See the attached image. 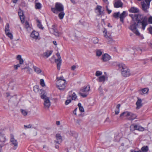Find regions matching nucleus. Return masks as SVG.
<instances>
[{
  "instance_id": "f257e3e1",
  "label": "nucleus",
  "mask_w": 152,
  "mask_h": 152,
  "mask_svg": "<svg viewBox=\"0 0 152 152\" xmlns=\"http://www.w3.org/2000/svg\"><path fill=\"white\" fill-rule=\"evenodd\" d=\"M129 16L132 20H136L137 22H134L131 24L129 29L137 35H140V33L137 28H140L144 30L145 27L148 25L147 19L146 16H144L140 14H130Z\"/></svg>"
},
{
  "instance_id": "f03ea898",
  "label": "nucleus",
  "mask_w": 152,
  "mask_h": 152,
  "mask_svg": "<svg viewBox=\"0 0 152 152\" xmlns=\"http://www.w3.org/2000/svg\"><path fill=\"white\" fill-rule=\"evenodd\" d=\"M32 68H33L35 72L37 73L38 71L37 67L31 63L26 64L23 66L21 67V69L22 70H24L27 73L31 74L33 72V70L31 69Z\"/></svg>"
},
{
  "instance_id": "7ed1b4c3",
  "label": "nucleus",
  "mask_w": 152,
  "mask_h": 152,
  "mask_svg": "<svg viewBox=\"0 0 152 152\" xmlns=\"http://www.w3.org/2000/svg\"><path fill=\"white\" fill-rule=\"evenodd\" d=\"M123 116L126 117L128 120L131 121L133 120L136 118L137 117L136 115L129 111L123 112L120 115V117H122Z\"/></svg>"
},
{
  "instance_id": "20e7f679",
  "label": "nucleus",
  "mask_w": 152,
  "mask_h": 152,
  "mask_svg": "<svg viewBox=\"0 0 152 152\" xmlns=\"http://www.w3.org/2000/svg\"><path fill=\"white\" fill-rule=\"evenodd\" d=\"M51 10L54 13L57 14L59 12L64 11V6L61 3L56 2L55 4V8H51Z\"/></svg>"
},
{
  "instance_id": "39448f33",
  "label": "nucleus",
  "mask_w": 152,
  "mask_h": 152,
  "mask_svg": "<svg viewBox=\"0 0 152 152\" xmlns=\"http://www.w3.org/2000/svg\"><path fill=\"white\" fill-rule=\"evenodd\" d=\"M90 90V86L88 85L87 86H84L80 90L79 94L83 97H87L88 94V92Z\"/></svg>"
},
{
  "instance_id": "423d86ee",
  "label": "nucleus",
  "mask_w": 152,
  "mask_h": 152,
  "mask_svg": "<svg viewBox=\"0 0 152 152\" xmlns=\"http://www.w3.org/2000/svg\"><path fill=\"white\" fill-rule=\"evenodd\" d=\"M151 1V0H145L141 2L142 9L145 12L147 13L148 12V9Z\"/></svg>"
},
{
  "instance_id": "0eeeda50",
  "label": "nucleus",
  "mask_w": 152,
  "mask_h": 152,
  "mask_svg": "<svg viewBox=\"0 0 152 152\" xmlns=\"http://www.w3.org/2000/svg\"><path fill=\"white\" fill-rule=\"evenodd\" d=\"M50 32L56 36L59 37L61 34V33L59 32L57 29V26L56 24L53 25L52 27L49 29Z\"/></svg>"
},
{
  "instance_id": "6e6552de",
  "label": "nucleus",
  "mask_w": 152,
  "mask_h": 152,
  "mask_svg": "<svg viewBox=\"0 0 152 152\" xmlns=\"http://www.w3.org/2000/svg\"><path fill=\"white\" fill-rule=\"evenodd\" d=\"M66 84V80H57L56 83L57 88L61 90H63L65 89Z\"/></svg>"
},
{
  "instance_id": "1a4fd4ad",
  "label": "nucleus",
  "mask_w": 152,
  "mask_h": 152,
  "mask_svg": "<svg viewBox=\"0 0 152 152\" xmlns=\"http://www.w3.org/2000/svg\"><path fill=\"white\" fill-rule=\"evenodd\" d=\"M41 98L44 100V106L45 108H49L50 106V102L49 98L43 94L41 96Z\"/></svg>"
},
{
  "instance_id": "9d476101",
  "label": "nucleus",
  "mask_w": 152,
  "mask_h": 152,
  "mask_svg": "<svg viewBox=\"0 0 152 152\" xmlns=\"http://www.w3.org/2000/svg\"><path fill=\"white\" fill-rule=\"evenodd\" d=\"M10 142L11 145L13 146V149H15L17 148L18 146V141L15 138L14 135L12 134L11 135Z\"/></svg>"
},
{
  "instance_id": "9b49d317",
  "label": "nucleus",
  "mask_w": 152,
  "mask_h": 152,
  "mask_svg": "<svg viewBox=\"0 0 152 152\" xmlns=\"http://www.w3.org/2000/svg\"><path fill=\"white\" fill-rule=\"evenodd\" d=\"M6 140L5 132L3 130H0V142L3 143Z\"/></svg>"
},
{
  "instance_id": "f8f14e48",
  "label": "nucleus",
  "mask_w": 152,
  "mask_h": 152,
  "mask_svg": "<svg viewBox=\"0 0 152 152\" xmlns=\"http://www.w3.org/2000/svg\"><path fill=\"white\" fill-rule=\"evenodd\" d=\"M56 56L58 57V58L55 60V62L57 63V69L59 70L61 63V59L59 53H57Z\"/></svg>"
},
{
  "instance_id": "ddd939ff",
  "label": "nucleus",
  "mask_w": 152,
  "mask_h": 152,
  "mask_svg": "<svg viewBox=\"0 0 152 152\" xmlns=\"http://www.w3.org/2000/svg\"><path fill=\"white\" fill-rule=\"evenodd\" d=\"M123 3L121 0H115L114 1V6L115 8H118L122 7Z\"/></svg>"
},
{
  "instance_id": "4468645a",
  "label": "nucleus",
  "mask_w": 152,
  "mask_h": 152,
  "mask_svg": "<svg viewBox=\"0 0 152 152\" xmlns=\"http://www.w3.org/2000/svg\"><path fill=\"white\" fill-rule=\"evenodd\" d=\"M121 74L124 77H129L130 75V70L128 68L125 70H122Z\"/></svg>"
},
{
  "instance_id": "2eb2a0df",
  "label": "nucleus",
  "mask_w": 152,
  "mask_h": 152,
  "mask_svg": "<svg viewBox=\"0 0 152 152\" xmlns=\"http://www.w3.org/2000/svg\"><path fill=\"white\" fill-rule=\"evenodd\" d=\"M111 58V57L107 53H105L102 56V60L104 62L108 61Z\"/></svg>"
},
{
  "instance_id": "dca6fc26",
  "label": "nucleus",
  "mask_w": 152,
  "mask_h": 152,
  "mask_svg": "<svg viewBox=\"0 0 152 152\" xmlns=\"http://www.w3.org/2000/svg\"><path fill=\"white\" fill-rule=\"evenodd\" d=\"M18 13L21 22L23 23L24 22L25 17L23 11L21 9H19L18 10Z\"/></svg>"
},
{
  "instance_id": "f3484780",
  "label": "nucleus",
  "mask_w": 152,
  "mask_h": 152,
  "mask_svg": "<svg viewBox=\"0 0 152 152\" xmlns=\"http://www.w3.org/2000/svg\"><path fill=\"white\" fill-rule=\"evenodd\" d=\"M129 11L130 13H138L140 12L139 9L135 7H131L129 9Z\"/></svg>"
},
{
  "instance_id": "a211bd4d",
  "label": "nucleus",
  "mask_w": 152,
  "mask_h": 152,
  "mask_svg": "<svg viewBox=\"0 0 152 152\" xmlns=\"http://www.w3.org/2000/svg\"><path fill=\"white\" fill-rule=\"evenodd\" d=\"M56 139L57 140H56L54 141V142L56 143H58V144H59V142H62V138L60 134H56Z\"/></svg>"
},
{
  "instance_id": "6ab92c4d",
  "label": "nucleus",
  "mask_w": 152,
  "mask_h": 152,
  "mask_svg": "<svg viewBox=\"0 0 152 152\" xmlns=\"http://www.w3.org/2000/svg\"><path fill=\"white\" fill-rule=\"evenodd\" d=\"M53 52V51L52 50H47L43 54L42 56L44 58H48L51 55Z\"/></svg>"
},
{
  "instance_id": "aec40b11",
  "label": "nucleus",
  "mask_w": 152,
  "mask_h": 152,
  "mask_svg": "<svg viewBox=\"0 0 152 152\" xmlns=\"http://www.w3.org/2000/svg\"><path fill=\"white\" fill-rule=\"evenodd\" d=\"M103 33H105L104 35V37L106 38L108 41L109 43H111L113 41V39L111 37L110 35L108 36L107 34V31L106 30H104L103 31Z\"/></svg>"
},
{
  "instance_id": "412c9836",
  "label": "nucleus",
  "mask_w": 152,
  "mask_h": 152,
  "mask_svg": "<svg viewBox=\"0 0 152 152\" xmlns=\"http://www.w3.org/2000/svg\"><path fill=\"white\" fill-rule=\"evenodd\" d=\"M127 15V14L126 12L124 11H123L120 15V14L119 18L120 21L123 23L124 19Z\"/></svg>"
},
{
  "instance_id": "4be33fe9",
  "label": "nucleus",
  "mask_w": 152,
  "mask_h": 152,
  "mask_svg": "<svg viewBox=\"0 0 152 152\" xmlns=\"http://www.w3.org/2000/svg\"><path fill=\"white\" fill-rule=\"evenodd\" d=\"M136 104L137 105L136 109H140L142 106L141 99L140 98H138L136 102Z\"/></svg>"
},
{
  "instance_id": "5701e85b",
  "label": "nucleus",
  "mask_w": 152,
  "mask_h": 152,
  "mask_svg": "<svg viewBox=\"0 0 152 152\" xmlns=\"http://www.w3.org/2000/svg\"><path fill=\"white\" fill-rule=\"evenodd\" d=\"M31 37L33 39H37L38 37V32L35 31H33L31 34Z\"/></svg>"
},
{
  "instance_id": "b1692460",
  "label": "nucleus",
  "mask_w": 152,
  "mask_h": 152,
  "mask_svg": "<svg viewBox=\"0 0 152 152\" xmlns=\"http://www.w3.org/2000/svg\"><path fill=\"white\" fill-rule=\"evenodd\" d=\"M117 66H118L119 69L122 70H125L128 68L126 66V65L123 63H120L117 64Z\"/></svg>"
},
{
  "instance_id": "393cba45",
  "label": "nucleus",
  "mask_w": 152,
  "mask_h": 152,
  "mask_svg": "<svg viewBox=\"0 0 152 152\" xmlns=\"http://www.w3.org/2000/svg\"><path fill=\"white\" fill-rule=\"evenodd\" d=\"M17 59L19 61V64L22 65L24 61L22 58L21 56L20 55H18L16 57Z\"/></svg>"
},
{
  "instance_id": "a878e982",
  "label": "nucleus",
  "mask_w": 152,
  "mask_h": 152,
  "mask_svg": "<svg viewBox=\"0 0 152 152\" xmlns=\"http://www.w3.org/2000/svg\"><path fill=\"white\" fill-rule=\"evenodd\" d=\"M102 7L101 6L97 5L95 8V10L97 11V12L99 13V15H101L103 13V11H101Z\"/></svg>"
},
{
  "instance_id": "bb28decb",
  "label": "nucleus",
  "mask_w": 152,
  "mask_h": 152,
  "mask_svg": "<svg viewBox=\"0 0 152 152\" xmlns=\"http://www.w3.org/2000/svg\"><path fill=\"white\" fill-rule=\"evenodd\" d=\"M106 77L104 76H100L98 80L99 82H102L104 83Z\"/></svg>"
},
{
  "instance_id": "cd10ccee",
  "label": "nucleus",
  "mask_w": 152,
  "mask_h": 152,
  "mask_svg": "<svg viewBox=\"0 0 152 152\" xmlns=\"http://www.w3.org/2000/svg\"><path fill=\"white\" fill-rule=\"evenodd\" d=\"M141 150L142 152H148L149 150L148 147V146H143L141 148Z\"/></svg>"
},
{
  "instance_id": "c85d7f7f",
  "label": "nucleus",
  "mask_w": 152,
  "mask_h": 152,
  "mask_svg": "<svg viewBox=\"0 0 152 152\" xmlns=\"http://www.w3.org/2000/svg\"><path fill=\"white\" fill-rule=\"evenodd\" d=\"M6 35L9 37L10 39H12L13 38V35L10 31L5 32Z\"/></svg>"
},
{
  "instance_id": "c756f323",
  "label": "nucleus",
  "mask_w": 152,
  "mask_h": 152,
  "mask_svg": "<svg viewBox=\"0 0 152 152\" xmlns=\"http://www.w3.org/2000/svg\"><path fill=\"white\" fill-rule=\"evenodd\" d=\"M103 51L102 50H97L96 51V55L97 56H100L102 54Z\"/></svg>"
},
{
  "instance_id": "7c9ffc66",
  "label": "nucleus",
  "mask_w": 152,
  "mask_h": 152,
  "mask_svg": "<svg viewBox=\"0 0 152 152\" xmlns=\"http://www.w3.org/2000/svg\"><path fill=\"white\" fill-rule=\"evenodd\" d=\"M149 91V89L148 88H145L143 89H142L141 90V91L142 93L140 92V93L141 94H146Z\"/></svg>"
},
{
  "instance_id": "2f4dec72",
  "label": "nucleus",
  "mask_w": 152,
  "mask_h": 152,
  "mask_svg": "<svg viewBox=\"0 0 152 152\" xmlns=\"http://www.w3.org/2000/svg\"><path fill=\"white\" fill-rule=\"evenodd\" d=\"M39 84L42 87H44L46 86L44 80L43 79H40L39 81Z\"/></svg>"
},
{
  "instance_id": "473e14b6",
  "label": "nucleus",
  "mask_w": 152,
  "mask_h": 152,
  "mask_svg": "<svg viewBox=\"0 0 152 152\" xmlns=\"http://www.w3.org/2000/svg\"><path fill=\"white\" fill-rule=\"evenodd\" d=\"M60 12L58 16L60 19H62L64 18V17L65 15V13L63 11Z\"/></svg>"
},
{
  "instance_id": "72a5a7b5",
  "label": "nucleus",
  "mask_w": 152,
  "mask_h": 152,
  "mask_svg": "<svg viewBox=\"0 0 152 152\" xmlns=\"http://www.w3.org/2000/svg\"><path fill=\"white\" fill-rule=\"evenodd\" d=\"M5 32H6L10 31V25L9 23H7L5 28Z\"/></svg>"
},
{
  "instance_id": "f704fd0d",
  "label": "nucleus",
  "mask_w": 152,
  "mask_h": 152,
  "mask_svg": "<svg viewBox=\"0 0 152 152\" xmlns=\"http://www.w3.org/2000/svg\"><path fill=\"white\" fill-rule=\"evenodd\" d=\"M69 97L71 98L72 100H75L77 98V96L75 93L74 92L73 93L72 96L70 95Z\"/></svg>"
},
{
  "instance_id": "c9c22d12",
  "label": "nucleus",
  "mask_w": 152,
  "mask_h": 152,
  "mask_svg": "<svg viewBox=\"0 0 152 152\" xmlns=\"http://www.w3.org/2000/svg\"><path fill=\"white\" fill-rule=\"evenodd\" d=\"M120 12H115L113 14V17L115 18H118L119 17Z\"/></svg>"
},
{
  "instance_id": "e433bc0d",
  "label": "nucleus",
  "mask_w": 152,
  "mask_h": 152,
  "mask_svg": "<svg viewBox=\"0 0 152 152\" xmlns=\"http://www.w3.org/2000/svg\"><path fill=\"white\" fill-rule=\"evenodd\" d=\"M22 114L24 116L26 115H27L28 112L25 110L21 109L20 110Z\"/></svg>"
},
{
  "instance_id": "4c0bfd02",
  "label": "nucleus",
  "mask_w": 152,
  "mask_h": 152,
  "mask_svg": "<svg viewBox=\"0 0 152 152\" xmlns=\"http://www.w3.org/2000/svg\"><path fill=\"white\" fill-rule=\"evenodd\" d=\"M37 130H33L32 132V135L33 137L37 136Z\"/></svg>"
},
{
  "instance_id": "58836bf2",
  "label": "nucleus",
  "mask_w": 152,
  "mask_h": 152,
  "mask_svg": "<svg viewBox=\"0 0 152 152\" xmlns=\"http://www.w3.org/2000/svg\"><path fill=\"white\" fill-rule=\"evenodd\" d=\"M102 74V72L100 71H96L95 75L96 76H99L101 75Z\"/></svg>"
},
{
  "instance_id": "ea45409f",
  "label": "nucleus",
  "mask_w": 152,
  "mask_h": 152,
  "mask_svg": "<svg viewBox=\"0 0 152 152\" xmlns=\"http://www.w3.org/2000/svg\"><path fill=\"white\" fill-rule=\"evenodd\" d=\"M93 42L95 44L97 43L99 41L97 37H94L92 39Z\"/></svg>"
},
{
  "instance_id": "a19ab883",
  "label": "nucleus",
  "mask_w": 152,
  "mask_h": 152,
  "mask_svg": "<svg viewBox=\"0 0 152 152\" xmlns=\"http://www.w3.org/2000/svg\"><path fill=\"white\" fill-rule=\"evenodd\" d=\"M21 64H19L16 65H15L13 66L14 69L15 70H17L19 67L20 66Z\"/></svg>"
},
{
  "instance_id": "79ce46f5",
  "label": "nucleus",
  "mask_w": 152,
  "mask_h": 152,
  "mask_svg": "<svg viewBox=\"0 0 152 152\" xmlns=\"http://www.w3.org/2000/svg\"><path fill=\"white\" fill-rule=\"evenodd\" d=\"M39 28L42 30H43L44 28V27L43 26L41 22L39 20Z\"/></svg>"
},
{
  "instance_id": "37998d69",
  "label": "nucleus",
  "mask_w": 152,
  "mask_h": 152,
  "mask_svg": "<svg viewBox=\"0 0 152 152\" xmlns=\"http://www.w3.org/2000/svg\"><path fill=\"white\" fill-rule=\"evenodd\" d=\"M134 126V124H132L129 127L130 130L131 131H133L135 130Z\"/></svg>"
},
{
  "instance_id": "c03bdc74",
  "label": "nucleus",
  "mask_w": 152,
  "mask_h": 152,
  "mask_svg": "<svg viewBox=\"0 0 152 152\" xmlns=\"http://www.w3.org/2000/svg\"><path fill=\"white\" fill-rule=\"evenodd\" d=\"M145 130V128L140 126H139L137 130L140 131H143Z\"/></svg>"
},
{
  "instance_id": "a18cd8bd",
  "label": "nucleus",
  "mask_w": 152,
  "mask_h": 152,
  "mask_svg": "<svg viewBox=\"0 0 152 152\" xmlns=\"http://www.w3.org/2000/svg\"><path fill=\"white\" fill-rule=\"evenodd\" d=\"M34 91L36 92L37 93L38 92V86L37 85L34 86Z\"/></svg>"
},
{
  "instance_id": "49530a36",
  "label": "nucleus",
  "mask_w": 152,
  "mask_h": 152,
  "mask_svg": "<svg viewBox=\"0 0 152 152\" xmlns=\"http://www.w3.org/2000/svg\"><path fill=\"white\" fill-rule=\"evenodd\" d=\"M25 26L26 28H28L30 26L29 23L27 21H26L25 22Z\"/></svg>"
},
{
  "instance_id": "de8ad7c7",
  "label": "nucleus",
  "mask_w": 152,
  "mask_h": 152,
  "mask_svg": "<svg viewBox=\"0 0 152 152\" xmlns=\"http://www.w3.org/2000/svg\"><path fill=\"white\" fill-rule=\"evenodd\" d=\"M148 30L149 33L152 35V27L151 26L148 28Z\"/></svg>"
},
{
  "instance_id": "09e8293b",
  "label": "nucleus",
  "mask_w": 152,
  "mask_h": 152,
  "mask_svg": "<svg viewBox=\"0 0 152 152\" xmlns=\"http://www.w3.org/2000/svg\"><path fill=\"white\" fill-rule=\"evenodd\" d=\"M56 79L57 80H65V79H64V77L62 76L60 77H57Z\"/></svg>"
},
{
  "instance_id": "8fccbe9b",
  "label": "nucleus",
  "mask_w": 152,
  "mask_h": 152,
  "mask_svg": "<svg viewBox=\"0 0 152 152\" xmlns=\"http://www.w3.org/2000/svg\"><path fill=\"white\" fill-rule=\"evenodd\" d=\"M71 102V99H68L65 101V104L66 105H67L69 103H70Z\"/></svg>"
},
{
  "instance_id": "3c124183",
  "label": "nucleus",
  "mask_w": 152,
  "mask_h": 152,
  "mask_svg": "<svg viewBox=\"0 0 152 152\" xmlns=\"http://www.w3.org/2000/svg\"><path fill=\"white\" fill-rule=\"evenodd\" d=\"M24 127L25 129H27V128H30L31 127V124H28V125H24Z\"/></svg>"
},
{
  "instance_id": "603ef678",
  "label": "nucleus",
  "mask_w": 152,
  "mask_h": 152,
  "mask_svg": "<svg viewBox=\"0 0 152 152\" xmlns=\"http://www.w3.org/2000/svg\"><path fill=\"white\" fill-rule=\"evenodd\" d=\"M148 21L150 23L152 24V17L151 16L149 17Z\"/></svg>"
},
{
  "instance_id": "864d4df0",
  "label": "nucleus",
  "mask_w": 152,
  "mask_h": 152,
  "mask_svg": "<svg viewBox=\"0 0 152 152\" xmlns=\"http://www.w3.org/2000/svg\"><path fill=\"white\" fill-rule=\"evenodd\" d=\"M79 110L81 112H84V110L83 107H80L79 108Z\"/></svg>"
},
{
  "instance_id": "5fc2aeb1",
  "label": "nucleus",
  "mask_w": 152,
  "mask_h": 152,
  "mask_svg": "<svg viewBox=\"0 0 152 152\" xmlns=\"http://www.w3.org/2000/svg\"><path fill=\"white\" fill-rule=\"evenodd\" d=\"M106 10L107 12L108 13V14H110L111 12V11H112L111 10H109L108 9V6H106Z\"/></svg>"
},
{
  "instance_id": "6e6d98bb",
  "label": "nucleus",
  "mask_w": 152,
  "mask_h": 152,
  "mask_svg": "<svg viewBox=\"0 0 152 152\" xmlns=\"http://www.w3.org/2000/svg\"><path fill=\"white\" fill-rule=\"evenodd\" d=\"M115 113L116 115H118L119 113V109H116L115 110Z\"/></svg>"
},
{
  "instance_id": "4d7b16f0",
  "label": "nucleus",
  "mask_w": 152,
  "mask_h": 152,
  "mask_svg": "<svg viewBox=\"0 0 152 152\" xmlns=\"http://www.w3.org/2000/svg\"><path fill=\"white\" fill-rule=\"evenodd\" d=\"M134 128L135 130H137L139 126L137 125H134Z\"/></svg>"
},
{
  "instance_id": "13d9d810",
  "label": "nucleus",
  "mask_w": 152,
  "mask_h": 152,
  "mask_svg": "<svg viewBox=\"0 0 152 152\" xmlns=\"http://www.w3.org/2000/svg\"><path fill=\"white\" fill-rule=\"evenodd\" d=\"M76 68V66L75 65L72 66L71 67V69L72 70H74Z\"/></svg>"
},
{
  "instance_id": "bf43d9fd",
  "label": "nucleus",
  "mask_w": 152,
  "mask_h": 152,
  "mask_svg": "<svg viewBox=\"0 0 152 152\" xmlns=\"http://www.w3.org/2000/svg\"><path fill=\"white\" fill-rule=\"evenodd\" d=\"M81 121V120L80 119H78L77 120V123L79 124H80Z\"/></svg>"
},
{
  "instance_id": "052dcab7",
  "label": "nucleus",
  "mask_w": 152,
  "mask_h": 152,
  "mask_svg": "<svg viewBox=\"0 0 152 152\" xmlns=\"http://www.w3.org/2000/svg\"><path fill=\"white\" fill-rule=\"evenodd\" d=\"M111 50L114 51H116V49L115 47H112L111 48Z\"/></svg>"
},
{
  "instance_id": "680f3d73",
  "label": "nucleus",
  "mask_w": 152,
  "mask_h": 152,
  "mask_svg": "<svg viewBox=\"0 0 152 152\" xmlns=\"http://www.w3.org/2000/svg\"><path fill=\"white\" fill-rule=\"evenodd\" d=\"M5 96H6L7 97H10V94L9 93H6V95H5Z\"/></svg>"
},
{
  "instance_id": "e2e57ef3",
  "label": "nucleus",
  "mask_w": 152,
  "mask_h": 152,
  "mask_svg": "<svg viewBox=\"0 0 152 152\" xmlns=\"http://www.w3.org/2000/svg\"><path fill=\"white\" fill-rule=\"evenodd\" d=\"M35 8L36 9H37L38 8V4L37 3V1H36Z\"/></svg>"
},
{
  "instance_id": "0e129e2a",
  "label": "nucleus",
  "mask_w": 152,
  "mask_h": 152,
  "mask_svg": "<svg viewBox=\"0 0 152 152\" xmlns=\"http://www.w3.org/2000/svg\"><path fill=\"white\" fill-rule=\"evenodd\" d=\"M77 110V108L75 109L73 111V113L75 114V115H76V111Z\"/></svg>"
},
{
  "instance_id": "69168bd1",
  "label": "nucleus",
  "mask_w": 152,
  "mask_h": 152,
  "mask_svg": "<svg viewBox=\"0 0 152 152\" xmlns=\"http://www.w3.org/2000/svg\"><path fill=\"white\" fill-rule=\"evenodd\" d=\"M121 105L120 104H118L116 107V108L117 109H119V110L120 108V107Z\"/></svg>"
},
{
  "instance_id": "338daca9",
  "label": "nucleus",
  "mask_w": 152,
  "mask_h": 152,
  "mask_svg": "<svg viewBox=\"0 0 152 152\" xmlns=\"http://www.w3.org/2000/svg\"><path fill=\"white\" fill-rule=\"evenodd\" d=\"M131 152H142L141 151L139 150L138 151H136L135 150H132Z\"/></svg>"
},
{
  "instance_id": "774afa93",
  "label": "nucleus",
  "mask_w": 152,
  "mask_h": 152,
  "mask_svg": "<svg viewBox=\"0 0 152 152\" xmlns=\"http://www.w3.org/2000/svg\"><path fill=\"white\" fill-rule=\"evenodd\" d=\"M42 7V5L39 2V10Z\"/></svg>"
}]
</instances>
